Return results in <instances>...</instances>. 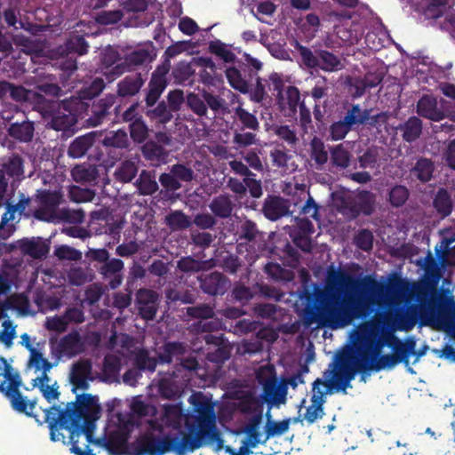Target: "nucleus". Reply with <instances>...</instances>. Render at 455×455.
Instances as JSON below:
<instances>
[{"label":"nucleus","mask_w":455,"mask_h":455,"mask_svg":"<svg viewBox=\"0 0 455 455\" xmlns=\"http://www.w3.org/2000/svg\"><path fill=\"white\" fill-rule=\"evenodd\" d=\"M291 45L299 52L301 63L310 69H315L319 66V55L317 50L315 52L308 47L302 45L299 41L295 40Z\"/></svg>","instance_id":"nucleus-37"},{"label":"nucleus","mask_w":455,"mask_h":455,"mask_svg":"<svg viewBox=\"0 0 455 455\" xmlns=\"http://www.w3.org/2000/svg\"><path fill=\"white\" fill-rule=\"evenodd\" d=\"M138 166L132 160L122 162L115 170L114 177L116 180L127 183L132 181L137 175Z\"/></svg>","instance_id":"nucleus-40"},{"label":"nucleus","mask_w":455,"mask_h":455,"mask_svg":"<svg viewBox=\"0 0 455 455\" xmlns=\"http://www.w3.org/2000/svg\"><path fill=\"white\" fill-rule=\"evenodd\" d=\"M209 207L216 217L221 219L230 217L233 212V203L228 195L215 196L209 204Z\"/></svg>","instance_id":"nucleus-32"},{"label":"nucleus","mask_w":455,"mask_h":455,"mask_svg":"<svg viewBox=\"0 0 455 455\" xmlns=\"http://www.w3.org/2000/svg\"><path fill=\"white\" fill-rule=\"evenodd\" d=\"M121 370V361L116 355H107L103 362V374L106 379H112L119 374Z\"/></svg>","instance_id":"nucleus-64"},{"label":"nucleus","mask_w":455,"mask_h":455,"mask_svg":"<svg viewBox=\"0 0 455 455\" xmlns=\"http://www.w3.org/2000/svg\"><path fill=\"white\" fill-rule=\"evenodd\" d=\"M116 97L107 94L104 98L92 100V104L83 103L88 116L86 123L89 126L96 127L103 123L116 122L120 105L116 106Z\"/></svg>","instance_id":"nucleus-7"},{"label":"nucleus","mask_w":455,"mask_h":455,"mask_svg":"<svg viewBox=\"0 0 455 455\" xmlns=\"http://www.w3.org/2000/svg\"><path fill=\"white\" fill-rule=\"evenodd\" d=\"M387 333L379 334V331L362 329L355 332L352 349L365 363L376 359L385 346H393L391 339L387 338Z\"/></svg>","instance_id":"nucleus-5"},{"label":"nucleus","mask_w":455,"mask_h":455,"mask_svg":"<svg viewBox=\"0 0 455 455\" xmlns=\"http://www.w3.org/2000/svg\"><path fill=\"white\" fill-rule=\"evenodd\" d=\"M409 196V189L403 185L396 184L388 190L387 200L392 207L399 208L405 204Z\"/></svg>","instance_id":"nucleus-43"},{"label":"nucleus","mask_w":455,"mask_h":455,"mask_svg":"<svg viewBox=\"0 0 455 455\" xmlns=\"http://www.w3.org/2000/svg\"><path fill=\"white\" fill-rule=\"evenodd\" d=\"M188 441V436H182L180 440L179 437L159 439L153 435H147L138 441L137 452L139 455H163L172 451L178 455H184L185 452L190 451Z\"/></svg>","instance_id":"nucleus-6"},{"label":"nucleus","mask_w":455,"mask_h":455,"mask_svg":"<svg viewBox=\"0 0 455 455\" xmlns=\"http://www.w3.org/2000/svg\"><path fill=\"white\" fill-rule=\"evenodd\" d=\"M262 420V416L259 414L258 416H252L246 426L244 427L243 432L246 434L247 438L244 440L247 443V446H251V448H255L258 443H259V436L260 433L259 431V425Z\"/></svg>","instance_id":"nucleus-38"},{"label":"nucleus","mask_w":455,"mask_h":455,"mask_svg":"<svg viewBox=\"0 0 455 455\" xmlns=\"http://www.w3.org/2000/svg\"><path fill=\"white\" fill-rule=\"evenodd\" d=\"M209 50L212 53L228 63L234 62L236 58L235 54L228 49L227 45L220 40L212 41L209 44Z\"/></svg>","instance_id":"nucleus-60"},{"label":"nucleus","mask_w":455,"mask_h":455,"mask_svg":"<svg viewBox=\"0 0 455 455\" xmlns=\"http://www.w3.org/2000/svg\"><path fill=\"white\" fill-rule=\"evenodd\" d=\"M188 108L198 116H204L207 114V106L204 98L198 94L190 92L186 99Z\"/></svg>","instance_id":"nucleus-63"},{"label":"nucleus","mask_w":455,"mask_h":455,"mask_svg":"<svg viewBox=\"0 0 455 455\" xmlns=\"http://www.w3.org/2000/svg\"><path fill=\"white\" fill-rule=\"evenodd\" d=\"M235 116L238 120L237 130H249L253 132L259 130V123L257 117L241 106L235 108Z\"/></svg>","instance_id":"nucleus-35"},{"label":"nucleus","mask_w":455,"mask_h":455,"mask_svg":"<svg viewBox=\"0 0 455 455\" xmlns=\"http://www.w3.org/2000/svg\"><path fill=\"white\" fill-rule=\"evenodd\" d=\"M312 395L310 400L319 403H326V395L332 394L333 383L331 380H323L317 378L312 385Z\"/></svg>","instance_id":"nucleus-46"},{"label":"nucleus","mask_w":455,"mask_h":455,"mask_svg":"<svg viewBox=\"0 0 455 455\" xmlns=\"http://www.w3.org/2000/svg\"><path fill=\"white\" fill-rule=\"evenodd\" d=\"M198 283L202 291L212 297L223 296L230 286L229 279L218 271L201 274Z\"/></svg>","instance_id":"nucleus-10"},{"label":"nucleus","mask_w":455,"mask_h":455,"mask_svg":"<svg viewBox=\"0 0 455 455\" xmlns=\"http://www.w3.org/2000/svg\"><path fill=\"white\" fill-rule=\"evenodd\" d=\"M71 173L76 182H93L99 176L97 168L92 165H76L73 168Z\"/></svg>","instance_id":"nucleus-48"},{"label":"nucleus","mask_w":455,"mask_h":455,"mask_svg":"<svg viewBox=\"0 0 455 455\" xmlns=\"http://www.w3.org/2000/svg\"><path fill=\"white\" fill-rule=\"evenodd\" d=\"M422 121L418 116H411L408 120L400 124L399 130L402 132L403 140L406 142H413L418 140L422 133Z\"/></svg>","instance_id":"nucleus-29"},{"label":"nucleus","mask_w":455,"mask_h":455,"mask_svg":"<svg viewBox=\"0 0 455 455\" xmlns=\"http://www.w3.org/2000/svg\"><path fill=\"white\" fill-rule=\"evenodd\" d=\"M136 185L140 195L151 196L158 190V184L155 179V175L151 172L143 170L138 180Z\"/></svg>","instance_id":"nucleus-39"},{"label":"nucleus","mask_w":455,"mask_h":455,"mask_svg":"<svg viewBox=\"0 0 455 455\" xmlns=\"http://www.w3.org/2000/svg\"><path fill=\"white\" fill-rule=\"evenodd\" d=\"M266 416L267 417V421L265 426V441L276 435H282L288 431L291 419L288 418L281 421H275L271 419L269 411L267 412Z\"/></svg>","instance_id":"nucleus-41"},{"label":"nucleus","mask_w":455,"mask_h":455,"mask_svg":"<svg viewBox=\"0 0 455 455\" xmlns=\"http://www.w3.org/2000/svg\"><path fill=\"white\" fill-rule=\"evenodd\" d=\"M142 155L148 161L155 164L164 163L168 153L162 145L155 141H148L141 148Z\"/></svg>","instance_id":"nucleus-36"},{"label":"nucleus","mask_w":455,"mask_h":455,"mask_svg":"<svg viewBox=\"0 0 455 455\" xmlns=\"http://www.w3.org/2000/svg\"><path fill=\"white\" fill-rule=\"evenodd\" d=\"M3 169L9 177H19L23 174V160L17 154L11 156L3 164Z\"/></svg>","instance_id":"nucleus-61"},{"label":"nucleus","mask_w":455,"mask_h":455,"mask_svg":"<svg viewBox=\"0 0 455 455\" xmlns=\"http://www.w3.org/2000/svg\"><path fill=\"white\" fill-rule=\"evenodd\" d=\"M258 141L256 132L235 130L233 136V143L236 148H243L256 144Z\"/></svg>","instance_id":"nucleus-57"},{"label":"nucleus","mask_w":455,"mask_h":455,"mask_svg":"<svg viewBox=\"0 0 455 455\" xmlns=\"http://www.w3.org/2000/svg\"><path fill=\"white\" fill-rule=\"evenodd\" d=\"M169 68L159 66L152 73L145 101L148 107H153L168 85Z\"/></svg>","instance_id":"nucleus-16"},{"label":"nucleus","mask_w":455,"mask_h":455,"mask_svg":"<svg viewBox=\"0 0 455 455\" xmlns=\"http://www.w3.org/2000/svg\"><path fill=\"white\" fill-rule=\"evenodd\" d=\"M366 364H368L367 367L369 372L379 371L383 369H391L395 367L397 364V360H395V356H394L393 354H380L376 357V359L366 361Z\"/></svg>","instance_id":"nucleus-51"},{"label":"nucleus","mask_w":455,"mask_h":455,"mask_svg":"<svg viewBox=\"0 0 455 455\" xmlns=\"http://www.w3.org/2000/svg\"><path fill=\"white\" fill-rule=\"evenodd\" d=\"M101 408L99 404V398L91 394L76 395V402L68 403L66 408L61 410L53 405L44 411V420L36 419L39 424H48L50 438L52 442L61 441L66 443V436L60 433V429L69 432V442L71 446L78 445V438L84 434L90 441L96 428V421L100 419ZM36 418V416H34Z\"/></svg>","instance_id":"nucleus-2"},{"label":"nucleus","mask_w":455,"mask_h":455,"mask_svg":"<svg viewBox=\"0 0 455 455\" xmlns=\"http://www.w3.org/2000/svg\"><path fill=\"white\" fill-rule=\"evenodd\" d=\"M89 47L84 36L78 34L77 31H73L65 43L59 47V52L62 56H68L71 53L82 56L88 52Z\"/></svg>","instance_id":"nucleus-22"},{"label":"nucleus","mask_w":455,"mask_h":455,"mask_svg":"<svg viewBox=\"0 0 455 455\" xmlns=\"http://www.w3.org/2000/svg\"><path fill=\"white\" fill-rule=\"evenodd\" d=\"M196 415L191 416L186 421L190 451H194L205 443H217V450L223 448V439L216 426V417L213 408L205 397L199 393L189 398Z\"/></svg>","instance_id":"nucleus-3"},{"label":"nucleus","mask_w":455,"mask_h":455,"mask_svg":"<svg viewBox=\"0 0 455 455\" xmlns=\"http://www.w3.org/2000/svg\"><path fill=\"white\" fill-rule=\"evenodd\" d=\"M302 101L299 90L294 85H289L283 94V99L277 100V103L281 110L286 112L288 116H294Z\"/></svg>","instance_id":"nucleus-23"},{"label":"nucleus","mask_w":455,"mask_h":455,"mask_svg":"<svg viewBox=\"0 0 455 455\" xmlns=\"http://www.w3.org/2000/svg\"><path fill=\"white\" fill-rule=\"evenodd\" d=\"M368 110H362L359 105H353L341 119L350 129L354 125L363 124L369 119Z\"/></svg>","instance_id":"nucleus-45"},{"label":"nucleus","mask_w":455,"mask_h":455,"mask_svg":"<svg viewBox=\"0 0 455 455\" xmlns=\"http://www.w3.org/2000/svg\"><path fill=\"white\" fill-rule=\"evenodd\" d=\"M350 158V152L342 144L331 148V162L333 166L345 169L349 166Z\"/></svg>","instance_id":"nucleus-49"},{"label":"nucleus","mask_w":455,"mask_h":455,"mask_svg":"<svg viewBox=\"0 0 455 455\" xmlns=\"http://www.w3.org/2000/svg\"><path fill=\"white\" fill-rule=\"evenodd\" d=\"M368 364L354 352L353 349L343 358L340 362V368L338 374H339L347 381H351L355 379L356 373H362L361 379L365 381L363 374L368 373Z\"/></svg>","instance_id":"nucleus-17"},{"label":"nucleus","mask_w":455,"mask_h":455,"mask_svg":"<svg viewBox=\"0 0 455 455\" xmlns=\"http://www.w3.org/2000/svg\"><path fill=\"white\" fill-rule=\"evenodd\" d=\"M262 212L267 220L275 221L289 213V205L281 196H268L264 201Z\"/></svg>","instance_id":"nucleus-21"},{"label":"nucleus","mask_w":455,"mask_h":455,"mask_svg":"<svg viewBox=\"0 0 455 455\" xmlns=\"http://www.w3.org/2000/svg\"><path fill=\"white\" fill-rule=\"evenodd\" d=\"M226 77L235 90L242 93L249 92V84L247 81L242 76L241 72L234 67L228 68L226 70Z\"/></svg>","instance_id":"nucleus-53"},{"label":"nucleus","mask_w":455,"mask_h":455,"mask_svg":"<svg viewBox=\"0 0 455 455\" xmlns=\"http://www.w3.org/2000/svg\"><path fill=\"white\" fill-rule=\"evenodd\" d=\"M433 172L434 164L432 161L427 158H419L411 169V173L421 182H427L432 179Z\"/></svg>","instance_id":"nucleus-44"},{"label":"nucleus","mask_w":455,"mask_h":455,"mask_svg":"<svg viewBox=\"0 0 455 455\" xmlns=\"http://www.w3.org/2000/svg\"><path fill=\"white\" fill-rule=\"evenodd\" d=\"M166 224L172 230H183L191 226V220L182 211H174L169 213L166 218Z\"/></svg>","instance_id":"nucleus-52"},{"label":"nucleus","mask_w":455,"mask_h":455,"mask_svg":"<svg viewBox=\"0 0 455 455\" xmlns=\"http://www.w3.org/2000/svg\"><path fill=\"white\" fill-rule=\"evenodd\" d=\"M79 342V333L73 331L62 337L52 350L56 353L58 359L63 355L72 356L76 354Z\"/></svg>","instance_id":"nucleus-26"},{"label":"nucleus","mask_w":455,"mask_h":455,"mask_svg":"<svg viewBox=\"0 0 455 455\" xmlns=\"http://www.w3.org/2000/svg\"><path fill=\"white\" fill-rule=\"evenodd\" d=\"M57 105L58 110L52 115L50 122L51 127L55 131H68L77 123V116L69 109L68 102L62 101Z\"/></svg>","instance_id":"nucleus-19"},{"label":"nucleus","mask_w":455,"mask_h":455,"mask_svg":"<svg viewBox=\"0 0 455 455\" xmlns=\"http://www.w3.org/2000/svg\"><path fill=\"white\" fill-rule=\"evenodd\" d=\"M426 10L428 18H440V29L455 37V11H446V0H430Z\"/></svg>","instance_id":"nucleus-12"},{"label":"nucleus","mask_w":455,"mask_h":455,"mask_svg":"<svg viewBox=\"0 0 455 455\" xmlns=\"http://www.w3.org/2000/svg\"><path fill=\"white\" fill-rule=\"evenodd\" d=\"M264 402L260 396H256L252 393H247L241 401V411L243 413H253L254 416L260 414L262 416Z\"/></svg>","instance_id":"nucleus-47"},{"label":"nucleus","mask_w":455,"mask_h":455,"mask_svg":"<svg viewBox=\"0 0 455 455\" xmlns=\"http://www.w3.org/2000/svg\"><path fill=\"white\" fill-rule=\"evenodd\" d=\"M433 206L442 219L451 213L453 202L447 189L442 188L437 190L433 200Z\"/></svg>","instance_id":"nucleus-28"},{"label":"nucleus","mask_w":455,"mask_h":455,"mask_svg":"<svg viewBox=\"0 0 455 455\" xmlns=\"http://www.w3.org/2000/svg\"><path fill=\"white\" fill-rule=\"evenodd\" d=\"M376 209V196L369 190H361L354 197L342 203V212L355 220L360 215L371 216Z\"/></svg>","instance_id":"nucleus-9"},{"label":"nucleus","mask_w":455,"mask_h":455,"mask_svg":"<svg viewBox=\"0 0 455 455\" xmlns=\"http://www.w3.org/2000/svg\"><path fill=\"white\" fill-rule=\"evenodd\" d=\"M106 84L102 78L96 77L91 84L80 91L82 100H92L98 96L105 88Z\"/></svg>","instance_id":"nucleus-62"},{"label":"nucleus","mask_w":455,"mask_h":455,"mask_svg":"<svg viewBox=\"0 0 455 455\" xmlns=\"http://www.w3.org/2000/svg\"><path fill=\"white\" fill-rule=\"evenodd\" d=\"M101 144L106 148L126 149L130 146L126 132L123 130L110 131L101 140Z\"/></svg>","instance_id":"nucleus-33"},{"label":"nucleus","mask_w":455,"mask_h":455,"mask_svg":"<svg viewBox=\"0 0 455 455\" xmlns=\"http://www.w3.org/2000/svg\"><path fill=\"white\" fill-rule=\"evenodd\" d=\"M404 287L405 281L400 276H394L385 286L371 275L355 277L331 264L326 269L325 287H316L313 294L307 296L308 304H312L308 312L310 323L332 330L346 327L354 320L369 316L373 299L384 291L396 295Z\"/></svg>","instance_id":"nucleus-1"},{"label":"nucleus","mask_w":455,"mask_h":455,"mask_svg":"<svg viewBox=\"0 0 455 455\" xmlns=\"http://www.w3.org/2000/svg\"><path fill=\"white\" fill-rule=\"evenodd\" d=\"M310 157L318 166H323L328 161L329 156L324 143L319 138L315 137L310 142Z\"/></svg>","instance_id":"nucleus-50"},{"label":"nucleus","mask_w":455,"mask_h":455,"mask_svg":"<svg viewBox=\"0 0 455 455\" xmlns=\"http://www.w3.org/2000/svg\"><path fill=\"white\" fill-rule=\"evenodd\" d=\"M22 384L19 372L14 371L7 360L0 355V393L11 403L12 409L18 412L32 417L36 407V400H28L21 395L20 387Z\"/></svg>","instance_id":"nucleus-4"},{"label":"nucleus","mask_w":455,"mask_h":455,"mask_svg":"<svg viewBox=\"0 0 455 455\" xmlns=\"http://www.w3.org/2000/svg\"><path fill=\"white\" fill-rule=\"evenodd\" d=\"M20 248L25 254L34 259L45 257L49 252V246L41 238L37 240L22 239L20 243Z\"/></svg>","instance_id":"nucleus-31"},{"label":"nucleus","mask_w":455,"mask_h":455,"mask_svg":"<svg viewBox=\"0 0 455 455\" xmlns=\"http://www.w3.org/2000/svg\"><path fill=\"white\" fill-rule=\"evenodd\" d=\"M34 124L29 121H23L21 123H13L8 129L9 135L20 141L28 142L32 140L34 135Z\"/></svg>","instance_id":"nucleus-34"},{"label":"nucleus","mask_w":455,"mask_h":455,"mask_svg":"<svg viewBox=\"0 0 455 455\" xmlns=\"http://www.w3.org/2000/svg\"><path fill=\"white\" fill-rule=\"evenodd\" d=\"M150 52L145 48H140L125 54L124 60L116 65L108 74L112 78L120 76L124 72L134 70L151 61Z\"/></svg>","instance_id":"nucleus-13"},{"label":"nucleus","mask_w":455,"mask_h":455,"mask_svg":"<svg viewBox=\"0 0 455 455\" xmlns=\"http://www.w3.org/2000/svg\"><path fill=\"white\" fill-rule=\"evenodd\" d=\"M130 135L132 140L136 143L144 142L148 136V128L143 119L134 120L129 125Z\"/></svg>","instance_id":"nucleus-56"},{"label":"nucleus","mask_w":455,"mask_h":455,"mask_svg":"<svg viewBox=\"0 0 455 455\" xmlns=\"http://www.w3.org/2000/svg\"><path fill=\"white\" fill-rule=\"evenodd\" d=\"M95 139L96 133L93 132L76 138L68 148V155L72 158L84 156L95 143Z\"/></svg>","instance_id":"nucleus-25"},{"label":"nucleus","mask_w":455,"mask_h":455,"mask_svg":"<svg viewBox=\"0 0 455 455\" xmlns=\"http://www.w3.org/2000/svg\"><path fill=\"white\" fill-rule=\"evenodd\" d=\"M133 366L140 371L154 372L157 365V359L149 355L146 348H139L133 352Z\"/></svg>","instance_id":"nucleus-30"},{"label":"nucleus","mask_w":455,"mask_h":455,"mask_svg":"<svg viewBox=\"0 0 455 455\" xmlns=\"http://www.w3.org/2000/svg\"><path fill=\"white\" fill-rule=\"evenodd\" d=\"M256 379L262 386L260 398L270 407L283 400L284 394L282 393L275 370L272 366L260 367L256 372Z\"/></svg>","instance_id":"nucleus-8"},{"label":"nucleus","mask_w":455,"mask_h":455,"mask_svg":"<svg viewBox=\"0 0 455 455\" xmlns=\"http://www.w3.org/2000/svg\"><path fill=\"white\" fill-rule=\"evenodd\" d=\"M37 199L40 205L53 209L56 211L57 207L60 204L61 195L57 191H50L47 189L39 191L37 194Z\"/></svg>","instance_id":"nucleus-58"},{"label":"nucleus","mask_w":455,"mask_h":455,"mask_svg":"<svg viewBox=\"0 0 455 455\" xmlns=\"http://www.w3.org/2000/svg\"><path fill=\"white\" fill-rule=\"evenodd\" d=\"M187 315L192 318L199 319L194 324L196 331L202 332H212L218 329L219 323L215 321H208L212 319L215 313L212 306L208 304H200L187 308Z\"/></svg>","instance_id":"nucleus-15"},{"label":"nucleus","mask_w":455,"mask_h":455,"mask_svg":"<svg viewBox=\"0 0 455 455\" xmlns=\"http://www.w3.org/2000/svg\"><path fill=\"white\" fill-rule=\"evenodd\" d=\"M310 401L311 404L306 408L303 414V419H305L308 425H312L315 421L322 419L325 415L324 403L316 402L315 399Z\"/></svg>","instance_id":"nucleus-55"},{"label":"nucleus","mask_w":455,"mask_h":455,"mask_svg":"<svg viewBox=\"0 0 455 455\" xmlns=\"http://www.w3.org/2000/svg\"><path fill=\"white\" fill-rule=\"evenodd\" d=\"M317 53L319 55L317 68L331 73L341 70L344 68L340 56L323 49H318Z\"/></svg>","instance_id":"nucleus-27"},{"label":"nucleus","mask_w":455,"mask_h":455,"mask_svg":"<svg viewBox=\"0 0 455 455\" xmlns=\"http://www.w3.org/2000/svg\"><path fill=\"white\" fill-rule=\"evenodd\" d=\"M145 80L140 73L128 75L117 84V95L123 98L139 93Z\"/></svg>","instance_id":"nucleus-24"},{"label":"nucleus","mask_w":455,"mask_h":455,"mask_svg":"<svg viewBox=\"0 0 455 455\" xmlns=\"http://www.w3.org/2000/svg\"><path fill=\"white\" fill-rule=\"evenodd\" d=\"M159 295L156 291L140 288L136 293V306L142 319L153 320L158 309Z\"/></svg>","instance_id":"nucleus-14"},{"label":"nucleus","mask_w":455,"mask_h":455,"mask_svg":"<svg viewBox=\"0 0 455 455\" xmlns=\"http://www.w3.org/2000/svg\"><path fill=\"white\" fill-rule=\"evenodd\" d=\"M92 363L87 359L80 360L72 365L69 379L74 392L76 389L87 390L89 388L88 381L92 380Z\"/></svg>","instance_id":"nucleus-18"},{"label":"nucleus","mask_w":455,"mask_h":455,"mask_svg":"<svg viewBox=\"0 0 455 455\" xmlns=\"http://www.w3.org/2000/svg\"><path fill=\"white\" fill-rule=\"evenodd\" d=\"M216 265L213 263V259L199 261L192 257H183L177 262L178 268L182 272H199L206 267H213Z\"/></svg>","instance_id":"nucleus-42"},{"label":"nucleus","mask_w":455,"mask_h":455,"mask_svg":"<svg viewBox=\"0 0 455 455\" xmlns=\"http://www.w3.org/2000/svg\"><path fill=\"white\" fill-rule=\"evenodd\" d=\"M416 111L421 117L434 122L445 118L444 111L438 107L437 99L433 95L425 94L417 102Z\"/></svg>","instance_id":"nucleus-20"},{"label":"nucleus","mask_w":455,"mask_h":455,"mask_svg":"<svg viewBox=\"0 0 455 455\" xmlns=\"http://www.w3.org/2000/svg\"><path fill=\"white\" fill-rule=\"evenodd\" d=\"M449 322V312L441 305L440 298H432L428 302L427 309L420 313L421 325H432L440 330V327H446Z\"/></svg>","instance_id":"nucleus-11"},{"label":"nucleus","mask_w":455,"mask_h":455,"mask_svg":"<svg viewBox=\"0 0 455 455\" xmlns=\"http://www.w3.org/2000/svg\"><path fill=\"white\" fill-rule=\"evenodd\" d=\"M259 234L257 225L251 220L243 221L238 228L237 235L240 240L253 242Z\"/></svg>","instance_id":"nucleus-59"},{"label":"nucleus","mask_w":455,"mask_h":455,"mask_svg":"<svg viewBox=\"0 0 455 455\" xmlns=\"http://www.w3.org/2000/svg\"><path fill=\"white\" fill-rule=\"evenodd\" d=\"M121 60L120 54L116 50H114L112 48L107 49L101 56V65L104 70V75L107 76V79L108 81H113L116 78H112L111 75L108 74V72L116 66L117 65Z\"/></svg>","instance_id":"nucleus-54"}]
</instances>
